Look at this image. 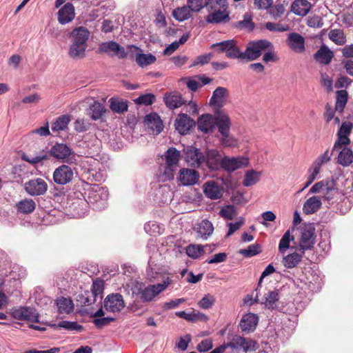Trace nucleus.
Returning <instances> with one entry per match:
<instances>
[{
	"label": "nucleus",
	"instance_id": "nucleus-1",
	"mask_svg": "<svg viewBox=\"0 0 353 353\" xmlns=\"http://www.w3.org/2000/svg\"><path fill=\"white\" fill-rule=\"evenodd\" d=\"M71 44L68 50V55L73 59H81L85 57L87 41L90 37V32L83 26L74 28L70 34Z\"/></svg>",
	"mask_w": 353,
	"mask_h": 353
},
{
	"label": "nucleus",
	"instance_id": "nucleus-2",
	"mask_svg": "<svg viewBox=\"0 0 353 353\" xmlns=\"http://www.w3.org/2000/svg\"><path fill=\"white\" fill-rule=\"evenodd\" d=\"M171 283V278L167 276L165 277L164 283L150 285L144 288L141 283L137 281L132 288V291L133 294H140L143 302H151Z\"/></svg>",
	"mask_w": 353,
	"mask_h": 353
},
{
	"label": "nucleus",
	"instance_id": "nucleus-3",
	"mask_svg": "<svg viewBox=\"0 0 353 353\" xmlns=\"http://www.w3.org/2000/svg\"><path fill=\"white\" fill-rule=\"evenodd\" d=\"M273 45L265 39L250 41L243 52V60L248 61L257 59L265 50H272Z\"/></svg>",
	"mask_w": 353,
	"mask_h": 353
},
{
	"label": "nucleus",
	"instance_id": "nucleus-4",
	"mask_svg": "<svg viewBox=\"0 0 353 353\" xmlns=\"http://www.w3.org/2000/svg\"><path fill=\"white\" fill-rule=\"evenodd\" d=\"M209 9L213 10L206 17V21L210 23H219L228 19L226 10L228 4L226 0H210Z\"/></svg>",
	"mask_w": 353,
	"mask_h": 353
},
{
	"label": "nucleus",
	"instance_id": "nucleus-5",
	"mask_svg": "<svg viewBox=\"0 0 353 353\" xmlns=\"http://www.w3.org/2000/svg\"><path fill=\"white\" fill-rule=\"evenodd\" d=\"M315 243V228L312 224L304 225L301 228V238L297 250L305 253L312 250Z\"/></svg>",
	"mask_w": 353,
	"mask_h": 353
},
{
	"label": "nucleus",
	"instance_id": "nucleus-6",
	"mask_svg": "<svg viewBox=\"0 0 353 353\" xmlns=\"http://www.w3.org/2000/svg\"><path fill=\"white\" fill-rule=\"evenodd\" d=\"M259 302L261 305H264V307L268 310H277L280 307L281 303L280 301V294L279 290H274L272 291H268L264 294L263 298L259 300L256 296V299L252 300L250 304L252 305L254 303Z\"/></svg>",
	"mask_w": 353,
	"mask_h": 353
},
{
	"label": "nucleus",
	"instance_id": "nucleus-7",
	"mask_svg": "<svg viewBox=\"0 0 353 353\" xmlns=\"http://www.w3.org/2000/svg\"><path fill=\"white\" fill-rule=\"evenodd\" d=\"M353 129V123L350 121H343L337 133V139L334 145V150H339L343 146H347L350 143L349 138Z\"/></svg>",
	"mask_w": 353,
	"mask_h": 353
},
{
	"label": "nucleus",
	"instance_id": "nucleus-8",
	"mask_svg": "<svg viewBox=\"0 0 353 353\" xmlns=\"http://www.w3.org/2000/svg\"><path fill=\"white\" fill-rule=\"evenodd\" d=\"M74 177L73 169L67 165H61L53 172L54 182L58 185H66L71 182Z\"/></svg>",
	"mask_w": 353,
	"mask_h": 353
},
{
	"label": "nucleus",
	"instance_id": "nucleus-9",
	"mask_svg": "<svg viewBox=\"0 0 353 353\" xmlns=\"http://www.w3.org/2000/svg\"><path fill=\"white\" fill-rule=\"evenodd\" d=\"M248 164L249 159L245 157H225L222 159L221 168L227 172H232L238 169L247 167Z\"/></svg>",
	"mask_w": 353,
	"mask_h": 353
},
{
	"label": "nucleus",
	"instance_id": "nucleus-10",
	"mask_svg": "<svg viewBox=\"0 0 353 353\" xmlns=\"http://www.w3.org/2000/svg\"><path fill=\"white\" fill-rule=\"evenodd\" d=\"M99 51L102 53H107L111 56H116L119 59H124L128 57V52H125V49L113 41L101 43L99 45Z\"/></svg>",
	"mask_w": 353,
	"mask_h": 353
},
{
	"label": "nucleus",
	"instance_id": "nucleus-11",
	"mask_svg": "<svg viewBox=\"0 0 353 353\" xmlns=\"http://www.w3.org/2000/svg\"><path fill=\"white\" fill-rule=\"evenodd\" d=\"M50 154L55 159L65 162H71L74 159V153L64 143H56L50 149Z\"/></svg>",
	"mask_w": 353,
	"mask_h": 353
},
{
	"label": "nucleus",
	"instance_id": "nucleus-12",
	"mask_svg": "<svg viewBox=\"0 0 353 353\" xmlns=\"http://www.w3.org/2000/svg\"><path fill=\"white\" fill-rule=\"evenodd\" d=\"M108 198V190L105 188L97 187L89 192V202L95 205L97 210H101L106 206V201Z\"/></svg>",
	"mask_w": 353,
	"mask_h": 353
},
{
	"label": "nucleus",
	"instance_id": "nucleus-13",
	"mask_svg": "<svg viewBox=\"0 0 353 353\" xmlns=\"http://www.w3.org/2000/svg\"><path fill=\"white\" fill-rule=\"evenodd\" d=\"M204 155L203 168L207 167L212 170H217L221 168L222 159L220 152L215 149L207 150Z\"/></svg>",
	"mask_w": 353,
	"mask_h": 353
},
{
	"label": "nucleus",
	"instance_id": "nucleus-14",
	"mask_svg": "<svg viewBox=\"0 0 353 353\" xmlns=\"http://www.w3.org/2000/svg\"><path fill=\"white\" fill-rule=\"evenodd\" d=\"M25 190L31 196L42 195L47 192L48 185L41 178L34 179L26 183Z\"/></svg>",
	"mask_w": 353,
	"mask_h": 353
},
{
	"label": "nucleus",
	"instance_id": "nucleus-15",
	"mask_svg": "<svg viewBox=\"0 0 353 353\" xmlns=\"http://www.w3.org/2000/svg\"><path fill=\"white\" fill-rule=\"evenodd\" d=\"M12 316L18 320L39 322V314L35 310L28 307H20L12 310Z\"/></svg>",
	"mask_w": 353,
	"mask_h": 353
},
{
	"label": "nucleus",
	"instance_id": "nucleus-16",
	"mask_svg": "<svg viewBox=\"0 0 353 353\" xmlns=\"http://www.w3.org/2000/svg\"><path fill=\"white\" fill-rule=\"evenodd\" d=\"M105 310L110 312H119L125 307L123 296L120 294H112L104 300Z\"/></svg>",
	"mask_w": 353,
	"mask_h": 353
},
{
	"label": "nucleus",
	"instance_id": "nucleus-17",
	"mask_svg": "<svg viewBox=\"0 0 353 353\" xmlns=\"http://www.w3.org/2000/svg\"><path fill=\"white\" fill-rule=\"evenodd\" d=\"M204 155L194 147L188 148L185 152V161L192 167L203 168Z\"/></svg>",
	"mask_w": 353,
	"mask_h": 353
},
{
	"label": "nucleus",
	"instance_id": "nucleus-18",
	"mask_svg": "<svg viewBox=\"0 0 353 353\" xmlns=\"http://www.w3.org/2000/svg\"><path fill=\"white\" fill-rule=\"evenodd\" d=\"M234 349H242L244 352L253 351L256 349V343L250 339L236 336L232 341L227 344Z\"/></svg>",
	"mask_w": 353,
	"mask_h": 353
},
{
	"label": "nucleus",
	"instance_id": "nucleus-19",
	"mask_svg": "<svg viewBox=\"0 0 353 353\" xmlns=\"http://www.w3.org/2000/svg\"><path fill=\"white\" fill-rule=\"evenodd\" d=\"M199 179L197 171L189 168H182L179 171L178 180L183 185H192L196 184Z\"/></svg>",
	"mask_w": 353,
	"mask_h": 353
},
{
	"label": "nucleus",
	"instance_id": "nucleus-20",
	"mask_svg": "<svg viewBox=\"0 0 353 353\" xmlns=\"http://www.w3.org/2000/svg\"><path fill=\"white\" fill-rule=\"evenodd\" d=\"M286 43L292 50L297 53H301L305 49L304 37L296 32L288 34Z\"/></svg>",
	"mask_w": 353,
	"mask_h": 353
},
{
	"label": "nucleus",
	"instance_id": "nucleus-21",
	"mask_svg": "<svg viewBox=\"0 0 353 353\" xmlns=\"http://www.w3.org/2000/svg\"><path fill=\"white\" fill-rule=\"evenodd\" d=\"M174 125L181 134H186L195 125V122L186 114H180L175 120Z\"/></svg>",
	"mask_w": 353,
	"mask_h": 353
},
{
	"label": "nucleus",
	"instance_id": "nucleus-22",
	"mask_svg": "<svg viewBox=\"0 0 353 353\" xmlns=\"http://www.w3.org/2000/svg\"><path fill=\"white\" fill-rule=\"evenodd\" d=\"M259 316L253 313H248L243 316L239 327L242 332L250 333L253 332L258 324Z\"/></svg>",
	"mask_w": 353,
	"mask_h": 353
},
{
	"label": "nucleus",
	"instance_id": "nucleus-23",
	"mask_svg": "<svg viewBox=\"0 0 353 353\" xmlns=\"http://www.w3.org/2000/svg\"><path fill=\"white\" fill-rule=\"evenodd\" d=\"M229 97V91L224 87L216 88L210 99V104L217 108H222Z\"/></svg>",
	"mask_w": 353,
	"mask_h": 353
},
{
	"label": "nucleus",
	"instance_id": "nucleus-24",
	"mask_svg": "<svg viewBox=\"0 0 353 353\" xmlns=\"http://www.w3.org/2000/svg\"><path fill=\"white\" fill-rule=\"evenodd\" d=\"M75 17L74 7L71 3H65L58 11V21L62 25L71 22Z\"/></svg>",
	"mask_w": 353,
	"mask_h": 353
},
{
	"label": "nucleus",
	"instance_id": "nucleus-25",
	"mask_svg": "<svg viewBox=\"0 0 353 353\" xmlns=\"http://www.w3.org/2000/svg\"><path fill=\"white\" fill-rule=\"evenodd\" d=\"M148 265L149 267L147 270V274L151 279L157 281L161 280L162 283H164L165 277H170L168 272L157 266V264L154 263L152 258L149 259Z\"/></svg>",
	"mask_w": 353,
	"mask_h": 353
},
{
	"label": "nucleus",
	"instance_id": "nucleus-26",
	"mask_svg": "<svg viewBox=\"0 0 353 353\" xmlns=\"http://www.w3.org/2000/svg\"><path fill=\"white\" fill-rule=\"evenodd\" d=\"M311 8L312 4L307 0H294L291 4V12L297 16H306Z\"/></svg>",
	"mask_w": 353,
	"mask_h": 353
},
{
	"label": "nucleus",
	"instance_id": "nucleus-27",
	"mask_svg": "<svg viewBox=\"0 0 353 353\" xmlns=\"http://www.w3.org/2000/svg\"><path fill=\"white\" fill-rule=\"evenodd\" d=\"M205 195L211 199H218L222 196V190L214 181H207L203 184Z\"/></svg>",
	"mask_w": 353,
	"mask_h": 353
},
{
	"label": "nucleus",
	"instance_id": "nucleus-28",
	"mask_svg": "<svg viewBox=\"0 0 353 353\" xmlns=\"http://www.w3.org/2000/svg\"><path fill=\"white\" fill-rule=\"evenodd\" d=\"M215 124V117L208 114L201 116L197 122L198 129L205 133L212 131Z\"/></svg>",
	"mask_w": 353,
	"mask_h": 353
},
{
	"label": "nucleus",
	"instance_id": "nucleus-29",
	"mask_svg": "<svg viewBox=\"0 0 353 353\" xmlns=\"http://www.w3.org/2000/svg\"><path fill=\"white\" fill-rule=\"evenodd\" d=\"M334 57L333 52L326 46L323 45L314 54V58L321 64L328 65Z\"/></svg>",
	"mask_w": 353,
	"mask_h": 353
},
{
	"label": "nucleus",
	"instance_id": "nucleus-30",
	"mask_svg": "<svg viewBox=\"0 0 353 353\" xmlns=\"http://www.w3.org/2000/svg\"><path fill=\"white\" fill-rule=\"evenodd\" d=\"M336 150H332V152ZM339 152L337 162L343 166H348L353 161V152L352 150L347 146H343L341 149L336 150Z\"/></svg>",
	"mask_w": 353,
	"mask_h": 353
},
{
	"label": "nucleus",
	"instance_id": "nucleus-31",
	"mask_svg": "<svg viewBox=\"0 0 353 353\" xmlns=\"http://www.w3.org/2000/svg\"><path fill=\"white\" fill-rule=\"evenodd\" d=\"M144 122L148 128L151 129L157 134L160 133L163 130L162 121L157 113H151L147 115Z\"/></svg>",
	"mask_w": 353,
	"mask_h": 353
},
{
	"label": "nucleus",
	"instance_id": "nucleus-32",
	"mask_svg": "<svg viewBox=\"0 0 353 353\" xmlns=\"http://www.w3.org/2000/svg\"><path fill=\"white\" fill-rule=\"evenodd\" d=\"M305 253L301 252L289 254L285 256L282 259V264L288 269H292L298 265L301 261Z\"/></svg>",
	"mask_w": 353,
	"mask_h": 353
},
{
	"label": "nucleus",
	"instance_id": "nucleus-33",
	"mask_svg": "<svg viewBox=\"0 0 353 353\" xmlns=\"http://www.w3.org/2000/svg\"><path fill=\"white\" fill-rule=\"evenodd\" d=\"M164 101L166 106L172 110L179 108L185 103L181 95L178 93L166 94L164 97Z\"/></svg>",
	"mask_w": 353,
	"mask_h": 353
},
{
	"label": "nucleus",
	"instance_id": "nucleus-34",
	"mask_svg": "<svg viewBox=\"0 0 353 353\" xmlns=\"http://www.w3.org/2000/svg\"><path fill=\"white\" fill-rule=\"evenodd\" d=\"M321 206V201L319 196L309 198L303 204V211L306 214L316 212Z\"/></svg>",
	"mask_w": 353,
	"mask_h": 353
},
{
	"label": "nucleus",
	"instance_id": "nucleus-35",
	"mask_svg": "<svg viewBox=\"0 0 353 353\" xmlns=\"http://www.w3.org/2000/svg\"><path fill=\"white\" fill-rule=\"evenodd\" d=\"M228 48V50H227L225 53V56L228 58L243 60V52H242L238 46L236 41L234 39L229 40Z\"/></svg>",
	"mask_w": 353,
	"mask_h": 353
},
{
	"label": "nucleus",
	"instance_id": "nucleus-36",
	"mask_svg": "<svg viewBox=\"0 0 353 353\" xmlns=\"http://www.w3.org/2000/svg\"><path fill=\"white\" fill-rule=\"evenodd\" d=\"M216 124L218 127L219 132L221 135H227L229 134L230 128V121L229 117L225 114H219L215 117Z\"/></svg>",
	"mask_w": 353,
	"mask_h": 353
},
{
	"label": "nucleus",
	"instance_id": "nucleus-37",
	"mask_svg": "<svg viewBox=\"0 0 353 353\" xmlns=\"http://www.w3.org/2000/svg\"><path fill=\"white\" fill-rule=\"evenodd\" d=\"M214 230L212 223L208 220H203L197 227L198 237L203 239H207Z\"/></svg>",
	"mask_w": 353,
	"mask_h": 353
},
{
	"label": "nucleus",
	"instance_id": "nucleus-38",
	"mask_svg": "<svg viewBox=\"0 0 353 353\" xmlns=\"http://www.w3.org/2000/svg\"><path fill=\"white\" fill-rule=\"evenodd\" d=\"M192 10L188 4L182 7L175 8L172 12L173 17L179 21H183L192 16Z\"/></svg>",
	"mask_w": 353,
	"mask_h": 353
},
{
	"label": "nucleus",
	"instance_id": "nucleus-39",
	"mask_svg": "<svg viewBox=\"0 0 353 353\" xmlns=\"http://www.w3.org/2000/svg\"><path fill=\"white\" fill-rule=\"evenodd\" d=\"M181 153L174 148H170L165 154V163L168 167L171 168L178 163Z\"/></svg>",
	"mask_w": 353,
	"mask_h": 353
},
{
	"label": "nucleus",
	"instance_id": "nucleus-40",
	"mask_svg": "<svg viewBox=\"0 0 353 353\" xmlns=\"http://www.w3.org/2000/svg\"><path fill=\"white\" fill-rule=\"evenodd\" d=\"M57 305L59 312L62 314H69L74 309V304L72 300L65 297L59 298L57 300Z\"/></svg>",
	"mask_w": 353,
	"mask_h": 353
},
{
	"label": "nucleus",
	"instance_id": "nucleus-41",
	"mask_svg": "<svg viewBox=\"0 0 353 353\" xmlns=\"http://www.w3.org/2000/svg\"><path fill=\"white\" fill-rule=\"evenodd\" d=\"M328 37L332 41L339 46H343L347 41L343 31L340 29L331 30L328 33Z\"/></svg>",
	"mask_w": 353,
	"mask_h": 353
},
{
	"label": "nucleus",
	"instance_id": "nucleus-42",
	"mask_svg": "<svg viewBox=\"0 0 353 353\" xmlns=\"http://www.w3.org/2000/svg\"><path fill=\"white\" fill-rule=\"evenodd\" d=\"M105 111V107L101 103L94 101L93 104L90 106L89 115L93 120L96 121L101 118Z\"/></svg>",
	"mask_w": 353,
	"mask_h": 353
},
{
	"label": "nucleus",
	"instance_id": "nucleus-43",
	"mask_svg": "<svg viewBox=\"0 0 353 353\" xmlns=\"http://www.w3.org/2000/svg\"><path fill=\"white\" fill-rule=\"evenodd\" d=\"M291 233V230H288L280 240L279 244V251L280 253H285L288 249L290 248V242L294 240V237Z\"/></svg>",
	"mask_w": 353,
	"mask_h": 353
},
{
	"label": "nucleus",
	"instance_id": "nucleus-44",
	"mask_svg": "<svg viewBox=\"0 0 353 353\" xmlns=\"http://www.w3.org/2000/svg\"><path fill=\"white\" fill-rule=\"evenodd\" d=\"M261 175V173L259 171L254 170L247 171L243 181V185L249 187L256 184L259 181Z\"/></svg>",
	"mask_w": 353,
	"mask_h": 353
},
{
	"label": "nucleus",
	"instance_id": "nucleus-45",
	"mask_svg": "<svg viewBox=\"0 0 353 353\" xmlns=\"http://www.w3.org/2000/svg\"><path fill=\"white\" fill-rule=\"evenodd\" d=\"M347 102V92L345 90L336 92V101L335 104V110L341 113Z\"/></svg>",
	"mask_w": 353,
	"mask_h": 353
},
{
	"label": "nucleus",
	"instance_id": "nucleus-46",
	"mask_svg": "<svg viewBox=\"0 0 353 353\" xmlns=\"http://www.w3.org/2000/svg\"><path fill=\"white\" fill-rule=\"evenodd\" d=\"M35 206L34 201L30 199L22 200L17 204L18 211L23 214L31 213L34 210Z\"/></svg>",
	"mask_w": 353,
	"mask_h": 353
},
{
	"label": "nucleus",
	"instance_id": "nucleus-47",
	"mask_svg": "<svg viewBox=\"0 0 353 353\" xmlns=\"http://www.w3.org/2000/svg\"><path fill=\"white\" fill-rule=\"evenodd\" d=\"M70 119L68 115H62L58 117L54 122L52 123V130L53 132H59L67 128Z\"/></svg>",
	"mask_w": 353,
	"mask_h": 353
},
{
	"label": "nucleus",
	"instance_id": "nucleus-48",
	"mask_svg": "<svg viewBox=\"0 0 353 353\" xmlns=\"http://www.w3.org/2000/svg\"><path fill=\"white\" fill-rule=\"evenodd\" d=\"M156 57L152 54H143L141 52L136 54V62L141 68L154 63Z\"/></svg>",
	"mask_w": 353,
	"mask_h": 353
},
{
	"label": "nucleus",
	"instance_id": "nucleus-49",
	"mask_svg": "<svg viewBox=\"0 0 353 353\" xmlns=\"http://www.w3.org/2000/svg\"><path fill=\"white\" fill-rule=\"evenodd\" d=\"M110 109L116 113H123L128 111V103L126 101L111 98L110 99Z\"/></svg>",
	"mask_w": 353,
	"mask_h": 353
},
{
	"label": "nucleus",
	"instance_id": "nucleus-50",
	"mask_svg": "<svg viewBox=\"0 0 353 353\" xmlns=\"http://www.w3.org/2000/svg\"><path fill=\"white\" fill-rule=\"evenodd\" d=\"M288 5V3L283 1L281 3H276L274 6H271L269 13L272 16V17L274 19H277L281 17L285 12V6Z\"/></svg>",
	"mask_w": 353,
	"mask_h": 353
},
{
	"label": "nucleus",
	"instance_id": "nucleus-51",
	"mask_svg": "<svg viewBox=\"0 0 353 353\" xmlns=\"http://www.w3.org/2000/svg\"><path fill=\"white\" fill-rule=\"evenodd\" d=\"M175 314L179 318L185 319L191 322L196 321V320L201 319L205 317L204 314H201L199 312L195 311L192 312V313H187L185 311H179L176 312Z\"/></svg>",
	"mask_w": 353,
	"mask_h": 353
},
{
	"label": "nucleus",
	"instance_id": "nucleus-52",
	"mask_svg": "<svg viewBox=\"0 0 353 353\" xmlns=\"http://www.w3.org/2000/svg\"><path fill=\"white\" fill-rule=\"evenodd\" d=\"M97 299L90 292L85 291L83 293L78 295L77 301L83 305H90L97 301Z\"/></svg>",
	"mask_w": 353,
	"mask_h": 353
},
{
	"label": "nucleus",
	"instance_id": "nucleus-53",
	"mask_svg": "<svg viewBox=\"0 0 353 353\" xmlns=\"http://www.w3.org/2000/svg\"><path fill=\"white\" fill-rule=\"evenodd\" d=\"M204 253V246L190 245L186 248V254L192 259H197Z\"/></svg>",
	"mask_w": 353,
	"mask_h": 353
},
{
	"label": "nucleus",
	"instance_id": "nucleus-54",
	"mask_svg": "<svg viewBox=\"0 0 353 353\" xmlns=\"http://www.w3.org/2000/svg\"><path fill=\"white\" fill-rule=\"evenodd\" d=\"M210 0H188V4L192 12H199L205 6H210Z\"/></svg>",
	"mask_w": 353,
	"mask_h": 353
},
{
	"label": "nucleus",
	"instance_id": "nucleus-55",
	"mask_svg": "<svg viewBox=\"0 0 353 353\" xmlns=\"http://www.w3.org/2000/svg\"><path fill=\"white\" fill-rule=\"evenodd\" d=\"M261 252V247L259 244H252L246 249H241L239 253L245 257H251Z\"/></svg>",
	"mask_w": 353,
	"mask_h": 353
},
{
	"label": "nucleus",
	"instance_id": "nucleus-56",
	"mask_svg": "<svg viewBox=\"0 0 353 353\" xmlns=\"http://www.w3.org/2000/svg\"><path fill=\"white\" fill-rule=\"evenodd\" d=\"M104 289V282L101 279H96L93 281L92 289L90 291L97 299H101L102 294Z\"/></svg>",
	"mask_w": 353,
	"mask_h": 353
},
{
	"label": "nucleus",
	"instance_id": "nucleus-57",
	"mask_svg": "<svg viewBox=\"0 0 353 353\" xmlns=\"http://www.w3.org/2000/svg\"><path fill=\"white\" fill-rule=\"evenodd\" d=\"M265 28L270 31L283 32L290 30V26L286 23L267 22Z\"/></svg>",
	"mask_w": 353,
	"mask_h": 353
},
{
	"label": "nucleus",
	"instance_id": "nucleus-58",
	"mask_svg": "<svg viewBox=\"0 0 353 353\" xmlns=\"http://www.w3.org/2000/svg\"><path fill=\"white\" fill-rule=\"evenodd\" d=\"M155 101V96L152 93H148L139 96L134 100V103L139 105H149Z\"/></svg>",
	"mask_w": 353,
	"mask_h": 353
},
{
	"label": "nucleus",
	"instance_id": "nucleus-59",
	"mask_svg": "<svg viewBox=\"0 0 353 353\" xmlns=\"http://www.w3.org/2000/svg\"><path fill=\"white\" fill-rule=\"evenodd\" d=\"M236 27L241 29H247L252 30L254 28V23L252 22V17L250 14L246 13L244 14V19L236 23Z\"/></svg>",
	"mask_w": 353,
	"mask_h": 353
},
{
	"label": "nucleus",
	"instance_id": "nucleus-60",
	"mask_svg": "<svg viewBox=\"0 0 353 353\" xmlns=\"http://www.w3.org/2000/svg\"><path fill=\"white\" fill-rule=\"evenodd\" d=\"M215 303V298L210 294H205L199 302L198 305L199 307L208 310L211 308Z\"/></svg>",
	"mask_w": 353,
	"mask_h": 353
},
{
	"label": "nucleus",
	"instance_id": "nucleus-61",
	"mask_svg": "<svg viewBox=\"0 0 353 353\" xmlns=\"http://www.w3.org/2000/svg\"><path fill=\"white\" fill-rule=\"evenodd\" d=\"M219 214L225 219L232 220L237 215V212L233 205H227L221 210Z\"/></svg>",
	"mask_w": 353,
	"mask_h": 353
},
{
	"label": "nucleus",
	"instance_id": "nucleus-62",
	"mask_svg": "<svg viewBox=\"0 0 353 353\" xmlns=\"http://www.w3.org/2000/svg\"><path fill=\"white\" fill-rule=\"evenodd\" d=\"M57 326L58 327H63L68 330H75L79 332L83 330V327L74 321H63L59 322Z\"/></svg>",
	"mask_w": 353,
	"mask_h": 353
},
{
	"label": "nucleus",
	"instance_id": "nucleus-63",
	"mask_svg": "<svg viewBox=\"0 0 353 353\" xmlns=\"http://www.w3.org/2000/svg\"><path fill=\"white\" fill-rule=\"evenodd\" d=\"M320 82L321 85L326 89L327 92L333 90V79L326 73H321Z\"/></svg>",
	"mask_w": 353,
	"mask_h": 353
},
{
	"label": "nucleus",
	"instance_id": "nucleus-64",
	"mask_svg": "<svg viewBox=\"0 0 353 353\" xmlns=\"http://www.w3.org/2000/svg\"><path fill=\"white\" fill-rule=\"evenodd\" d=\"M306 23L307 26L314 28H320L323 26L322 18L318 15L307 17Z\"/></svg>",
	"mask_w": 353,
	"mask_h": 353
}]
</instances>
